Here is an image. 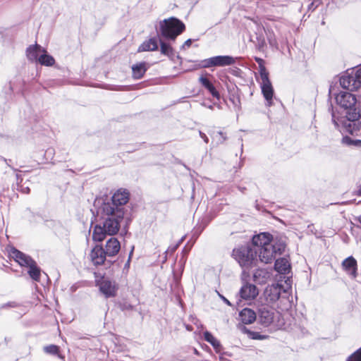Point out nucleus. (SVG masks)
<instances>
[{
  "mask_svg": "<svg viewBox=\"0 0 361 361\" xmlns=\"http://www.w3.org/2000/svg\"><path fill=\"white\" fill-rule=\"evenodd\" d=\"M130 199V193L126 189L117 190L109 198L107 195L97 197L94 201V207L99 214H112L116 212L119 217H124L126 209L124 205Z\"/></svg>",
  "mask_w": 361,
  "mask_h": 361,
  "instance_id": "nucleus-1",
  "label": "nucleus"
},
{
  "mask_svg": "<svg viewBox=\"0 0 361 361\" xmlns=\"http://www.w3.org/2000/svg\"><path fill=\"white\" fill-rule=\"evenodd\" d=\"M343 114L345 117H336L334 113H332V121L336 128L341 132L348 133L352 135H357L356 133L357 125L353 122L358 121L361 118V104L357 100L353 105H350L345 110Z\"/></svg>",
  "mask_w": 361,
  "mask_h": 361,
  "instance_id": "nucleus-2",
  "label": "nucleus"
},
{
  "mask_svg": "<svg viewBox=\"0 0 361 361\" xmlns=\"http://www.w3.org/2000/svg\"><path fill=\"white\" fill-rule=\"evenodd\" d=\"M103 216H106L107 218L102 225H96L94 228V232L92 235V240L94 241L101 242L104 240L107 235H116L121 227V223L124 217H119L116 212L112 214H99Z\"/></svg>",
  "mask_w": 361,
  "mask_h": 361,
  "instance_id": "nucleus-3",
  "label": "nucleus"
},
{
  "mask_svg": "<svg viewBox=\"0 0 361 361\" xmlns=\"http://www.w3.org/2000/svg\"><path fill=\"white\" fill-rule=\"evenodd\" d=\"M185 29V24L176 18H169L159 22L158 34L169 40H175Z\"/></svg>",
  "mask_w": 361,
  "mask_h": 361,
  "instance_id": "nucleus-4",
  "label": "nucleus"
},
{
  "mask_svg": "<svg viewBox=\"0 0 361 361\" xmlns=\"http://www.w3.org/2000/svg\"><path fill=\"white\" fill-rule=\"evenodd\" d=\"M232 257L241 267L247 269L255 266L258 261L257 251L252 249L249 244L234 248Z\"/></svg>",
  "mask_w": 361,
  "mask_h": 361,
  "instance_id": "nucleus-5",
  "label": "nucleus"
},
{
  "mask_svg": "<svg viewBox=\"0 0 361 361\" xmlns=\"http://www.w3.org/2000/svg\"><path fill=\"white\" fill-rule=\"evenodd\" d=\"M286 245L281 242H274L264 247L258 249L259 260L264 264L271 263L277 255H281L285 250Z\"/></svg>",
  "mask_w": 361,
  "mask_h": 361,
  "instance_id": "nucleus-6",
  "label": "nucleus"
},
{
  "mask_svg": "<svg viewBox=\"0 0 361 361\" xmlns=\"http://www.w3.org/2000/svg\"><path fill=\"white\" fill-rule=\"evenodd\" d=\"M235 59L230 56H216L196 62L195 68H209L232 65Z\"/></svg>",
  "mask_w": 361,
  "mask_h": 361,
  "instance_id": "nucleus-7",
  "label": "nucleus"
},
{
  "mask_svg": "<svg viewBox=\"0 0 361 361\" xmlns=\"http://www.w3.org/2000/svg\"><path fill=\"white\" fill-rule=\"evenodd\" d=\"M94 274L96 286L99 288L100 293L106 298L116 296L118 290L116 283L104 276H99L96 272Z\"/></svg>",
  "mask_w": 361,
  "mask_h": 361,
  "instance_id": "nucleus-8",
  "label": "nucleus"
},
{
  "mask_svg": "<svg viewBox=\"0 0 361 361\" xmlns=\"http://www.w3.org/2000/svg\"><path fill=\"white\" fill-rule=\"evenodd\" d=\"M261 82L260 86L262 89V94L267 102V105H271V100L274 95V89L271 82L269 78V73H263L260 75Z\"/></svg>",
  "mask_w": 361,
  "mask_h": 361,
  "instance_id": "nucleus-9",
  "label": "nucleus"
},
{
  "mask_svg": "<svg viewBox=\"0 0 361 361\" xmlns=\"http://www.w3.org/2000/svg\"><path fill=\"white\" fill-rule=\"evenodd\" d=\"M106 255L104 252V248L101 245H96L92 249V263L95 265H107L110 267L111 262L106 260Z\"/></svg>",
  "mask_w": 361,
  "mask_h": 361,
  "instance_id": "nucleus-10",
  "label": "nucleus"
},
{
  "mask_svg": "<svg viewBox=\"0 0 361 361\" xmlns=\"http://www.w3.org/2000/svg\"><path fill=\"white\" fill-rule=\"evenodd\" d=\"M274 242L271 235L267 233H262L252 237V243L250 245L252 246V249H255L257 253L258 249L264 247L267 245H270Z\"/></svg>",
  "mask_w": 361,
  "mask_h": 361,
  "instance_id": "nucleus-11",
  "label": "nucleus"
},
{
  "mask_svg": "<svg viewBox=\"0 0 361 361\" xmlns=\"http://www.w3.org/2000/svg\"><path fill=\"white\" fill-rule=\"evenodd\" d=\"M258 316L260 324L264 326H268L274 320V312L269 305H262L258 308Z\"/></svg>",
  "mask_w": 361,
  "mask_h": 361,
  "instance_id": "nucleus-12",
  "label": "nucleus"
},
{
  "mask_svg": "<svg viewBox=\"0 0 361 361\" xmlns=\"http://www.w3.org/2000/svg\"><path fill=\"white\" fill-rule=\"evenodd\" d=\"M336 103L343 109V112L355 103L356 97L348 92H341L335 95Z\"/></svg>",
  "mask_w": 361,
  "mask_h": 361,
  "instance_id": "nucleus-13",
  "label": "nucleus"
},
{
  "mask_svg": "<svg viewBox=\"0 0 361 361\" xmlns=\"http://www.w3.org/2000/svg\"><path fill=\"white\" fill-rule=\"evenodd\" d=\"M10 255L15 259V261L22 267H29L35 262L30 256L19 251L15 247H12L10 250Z\"/></svg>",
  "mask_w": 361,
  "mask_h": 361,
  "instance_id": "nucleus-14",
  "label": "nucleus"
},
{
  "mask_svg": "<svg viewBox=\"0 0 361 361\" xmlns=\"http://www.w3.org/2000/svg\"><path fill=\"white\" fill-rule=\"evenodd\" d=\"M239 294L244 300H252L258 295V289L255 285L246 283L241 287Z\"/></svg>",
  "mask_w": 361,
  "mask_h": 361,
  "instance_id": "nucleus-15",
  "label": "nucleus"
},
{
  "mask_svg": "<svg viewBox=\"0 0 361 361\" xmlns=\"http://www.w3.org/2000/svg\"><path fill=\"white\" fill-rule=\"evenodd\" d=\"M121 249V243L116 238L111 237L106 243L104 252L107 257L116 256Z\"/></svg>",
  "mask_w": 361,
  "mask_h": 361,
  "instance_id": "nucleus-16",
  "label": "nucleus"
},
{
  "mask_svg": "<svg viewBox=\"0 0 361 361\" xmlns=\"http://www.w3.org/2000/svg\"><path fill=\"white\" fill-rule=\"evenodd\" d=\"M355 75H343L340 78V85L343 89H346L350 91L357 90L359 88L358 82H357L355 78Z\"/></svg>",
  "mask_w": 361,
  "mask_h": 361,
  "instance_id": "nucleus-17",
  "label": "nucleus"
},
{
  "mask_svg": "<svg viewBox=\"0 0 361 361\" xmlns=\"http://www.w3.org/2000/svg\"><path fill=\"white\" fill-rule=\"evenodd\" d=\"M342 266L343 269L353 278L357 276V261L353 257L350 256L344 259Z\"/></svg>",
  "mask_w": 361,
  "mask_h": 361,
  "instance_id": "nucleus-18",
  "label": "nucleus"
},
{
  "mask_svg": "<svg viewBox=\"0 0 361 361\" xmlns=\"http://www.w3.org/2000/svg\"><path fill=\"white\" fill-rule=\"evenodd\" d=\"M45 52V50L43 49L39 45L35 44L30 46L26 51V55L27 59L31 62H37L38 61L39 56Z\"/></svg>",
  "mask_w": 361,
  "mask_h": 361,
  "instance_id": "nucleus-19",
  "label": "nucleus"
},
{
  "mask_svg": "<svg viewBox=\"0 0 361 361\" xmlns=\"http://www.w3.org/2000/svg\"><path fill=\"white\" fill-rule=\"evenodd\" d=\"M281 286L278 284L267 287L264 291L267 300L270 302H275L278 300L281 295Z\"/></svg>",
  "mask_w": 361,
  "mask_h": 361,
  "instance_id": "nucleus-20",
  "label": "nucleus"
},
{
  "mask_svg": "<svg viewBox=\"0 0 361 361\" xmlns=\"http://www.w3.org/2000/svg\"><path fill=\"white\" fill-rule=\"evenodd\" d=\"M240 321L245 324L253 323L257 318L256 313L250 308H244L239 314Z\"/></svg>",
  "mask_w": 361,
  "mask_h": 361,
  "instance_id": "nucleus-21",
  "label": "nucleus"
},
{
  "mask_svg": "<svg viewBox=\"0 0 361 361\" xmlns=\"http://www.w3.org/2000/svg\"><path fill=\"white\" fill-rule=\"evenodd\" d=\"M270 272L265 269H257L254 274V281L258 284H264L270 278Z\"/></svg>",
  "mask_w": 361,
  "mask_h": 361,
  "instance_id": "nucleus-22",
  "label": "nucleus"
},
{
  "mask_svg": "<svg viewBox=\"0 0 361 361\" xmlns=\"http://www.w3.org/2000/svg\"><path fill=\"white\" fill-rule=\"evenodd\" d=\"M148 69L146 62H140L132 66L133 77L135 79L142 78Z\"/></svg>",
  "mask_w": 361,
  "mask_h": 361,
  "instance_id": "nucleus-23",
  "label": "nucleus"
},
{
  "mask_svg": "<svg viewBox=\"0 0 361 361\" xmlns=\"http://www.w3.org/2000/svg\"><path fill=\"white\" fill-rule=\"evenodd\" d=\"M158 49V40L156 37L145 41L139 47L138 52L155 51Z\"/></svg>",
  "mask_w": 361,
  "mask_h": 361,
  "instance_id": "nucleus-24",
  "label": "nucleus"
},
{
  "mask_svg": "<svg viewBox=\"0 0 361 361\" xmlns=\"http://www.w3.org/2000/svg\"><path fill=\"white\" fill-rule=\"evenodd\" d=\"M275 270L282 274H286L290 269V265L286 258H279L276 259L274 264Z\"/></svg>",
  "mask_w": 361,
  "mask_h": 361,
  "instance_id": "nucleus-25",
  "label": "nucleus"
},
{
  "mask_svg": "<svg viewBox=\"0 0 361 361\" xmlns=\"http://www.w3.org/2000/svg\"><path fill=\"white\" fill-rule=\"evenodd\" d=\"M200 82L202 84V85L206 88L209 93L217 99H220V94L219 92L216 90L215 87L213 85V84L209 81V79H207L205 77L201 76L199 78Z\"/></svg>",
  "mask_w": 361,
  "mask_h": 361,
  "instance_id": "nucleus-26",
  "label": "nucleus"
},
{
  "mask_svg": "<svg viewBox=\"0 0 361 361\" xmlns=\"http://www.w3.org/2000/svg\"><path fill=\"white\" fill-rule=\"evenodd\" d=\"M203 336L204 339L213 346L216 353L220 352L221 345L220 342L216 338H214V336L210 332L207 331L204 332Z\"/></svg>",
  "mask_w": 361,
  "mask_h": 361,
  "instance_id": "nucleus-27",
  "label": "nucleus"
},
{
  "mask_svg": "<svg viewBox=\"0 0 361 361\" xmlns=\"http://www.w3.org/2000/svg\"><path fill=\"white\" fill-rule=\"evenodd\" d=\"M160 42V51L162 54L166 55L170 58L174 56L173 49L171 46L161 39Z\"/></svg>",
  "mask_w": 361,
  "mask_h": 361,
  "instance_id": "nucleus-28",
  "label": "nucleus"
},
{
  "mask_svg": "<svg viewBox=\"0 0 361 361\" xmlns=\"http://www.w3.org/2000/svg\"><path fill=\"white\" fill-rule=\"evenodd\" d=\"M38 62L41 65L51 66L54 65L55 60L51 56L47 54L46 51H45V52H44V54H42L39 56Z\"/></svg>",
  "mask_w": 361,
  "mask_h": 361,
  "instance_id": "nucleus-29",
  "label": "nucleus"
},
{
  "mask_svg": "<svg viewBox=\"0 0 361 361\" xmlns=\"http://www.w3.org/2000/svg\"><path fill=\"white\" fill-rule=\"evenodd\" d=\"M28 274L35 281H38L40 277V269L37 266L35 262L29 267Z\"/></svg>",
  "mask_w": 361,
  "mask_h": 361,
  "instance_id": "nucleus-30",
  "label": "nucleus"
},
{
  "mask_svg": "<svg viewBox=\"0 0 361 361\" xmlns=\"http://www.w3.org/2000/svg\"><path fill=\"white\" fill-rule=\"evenodd\" d=\"M44 353L53 355H56L59 357L63 358V357L61 356L59 353V347L56 345H49L44 347Z\"/></svg>",
  "mask_w": 361,
  "mask_h": 361,
  "instance_id": "nucleus-31",
  "label": "nucleus"
},
{
  "mask_svg": "<svg viewBox=\"0 0 361 361\" xmlns=\"http://www.w3.org/2000/svg\"><path fill=\"white\" fill-rule=\"evenodd\" d=\"M342 142L348 146L361 147V140H354L348 136L343 137Z\"/></svg>",
  "mask_w": 361,
  "mask_h": 361,
  "instance_id": "nucleus-32",
  "label": "nucleus"
},
{
  "mask_svg": "<svg viewBox=\"0 0 361 361\" xmlns=\"http://www.w3.org/2000/svg\"><path fill=\"white\" fill-rule=\"evenodd\" d=\"M230 101L232 102L233 105L234 106L235 110L236 111H239L241 109V103H240V99L239 96L232 94L230 97Z\"/></svg>",
  "mask_w": 361,
  "mask_h": 361,
  "instance_id": "nucleus-33",
  "label": "nucleus"
},
{
  "mask_svg": "<svg viewBox=\"0 0 361 361\" xmlns=\"http://www.w3.org/2000/svg\"><path fill=\"white\" fill-rule=\"evenodd\" d=\"M346 361H361V347L349 356Z\"/></svg>",
  "mask_w": 361,
  "mask_h": 361,
  "instance_id": "nucleus-34",
  "label": "nucleus"
},
{
  "mask_svg": "<svg viewBox=\"0 0 361 361\" xmlns=\"http://www.w3.org/2000/svg\"><path fill=\"white\" fill-rule=\"evenodd\" d=\"M255 61L258 63L259 65V75H262V74L263 73H269L265 68V66H264V60L261 58H259V57H255Z\"/></svg>",
  "mask_w": 361,
  "mask_h": 361,
  "instance_id": "nucleus-35",
  "label": "nucleus"
},
{
  "mask_svg": "<svg viewBox=\"0 0 361 361\" xmlns=\"http://www.w3.org/2000/svg\"><path fill=\"white\" fill-rule=\"evenodd\" d=\"M183 241V238L174 246H170L167 250L165 252V257H164V260L166 261V259H167V255L168 254H173L176 250L177 248L178 247V246L180 245V243Z\"/></svg>",
  "mask_w": 361,
  "mask_h": 361,
  "instance_id": "nucleus-36",
  "label": "nucleus"
},
{
  "mask_svg": "<svg viewBox=\"0 0 361 361\" xmlns=\"http://www.w3.org/2000/svg\"><path fill=\"white\" fill-rule=\"evenodd\" d=\"M321 4H322V1L321 0H314L308 6V10L314 11Z\"/></svg>",
  "mask_w": 361,
  "mask_h": 361,
  "instance_id": "nucleus-37",
  "label": "nucleus"
},
{
  "mask_svg": "<svg viewBox=\"0 0 361 361\" xmlns=\"http://www.w3.org/2000/svg\"><path fill=\"white\" fill-rule=\"evenodd\" d=\"M251 338L256 340H262L265 338L264 336L261 335L259 332L252 331L250 332Z\"/></svg>",
  "mask_w": 361,
  "mask_h": 361,
  "instance_id": "nucleus-38",
  "label": "nucleus"
},
{
  "mask_svg": "<svg viewBox=\"0 0 361 361\" xmlns=\"http://www.w3.org/2000/svg\"><path fill=\"white\" fill-rule=\"evenodd\" d=\"M355 78L356 79L357 82H358V86L360 87L361 85V68L355 72Z\"/></svg>",
  "mask_w": 361,
  "mask_h": 361,
  "instance_id": "nucleus-39",
  "label": "nucleus"
},
{
  "mask_svg": "<svg viewBox=\"0 0 361 361\" xmlns=\"http://www.w3.org/2000/svg\"><path fill=\"white\" fill-rule=\"evenodd\" d=\"M218 133H219L220 137L218 140L217 142H218V144H222L226 140L227 137H226V135L221 131H219Z\"/></svg>",
  "mask_w": 361,
  "mask_h": 361,
  "instance_id": "nucleus-40",
  "label": "nucleus"
},
{
  "mask_svg": "<svg viewBox=\"0 0 361 361\" xmlns=\"http://www.w3.org/2000/svg\"><path fill=\"white\" fill-rule=\"evenodd\" d=\"M105 22L104 18H99L98 21L95 22L97 29L99 30Z\"/></svg>",
  "mask_w": 361,
  "mask_h": 361,
  "instance_id": "nucleus-41",
  "label": "nucleus"
},
{
  "mask_svg": "<svg viewBox=\"0 0 361 361\" xmlns=\"http://www.w3.org/2000/svg\"><path fill=\"white\" fill-rule=\"evenodd\" d=\"M191 44H192V39H188L183 43V44L181 47V49H185L186 48H188L191 46Z\"/></svg>",
  "mask_w": 361,
  "mask_h": 361,
  "instance_id": "nucleus-42",
  "label": "nucleus"
},
{
  "mask_svg": "<svg viewBox=\"0 0 361 361\" xmlns=\"http://www.w3.org/2000/svg\"><path fill=\"white\" fill-rule=\"evenodd\" d=\"M200 136L204 140L205 143L209 142V138L205 135V133H202V131H199Z\"/></svg>",
  "mask_w": 361,
  "mask_h": 361,
  "instance_id": "nucleus-43",
  "label": "nucleus"
},
{
  "mask_svg": "<svg viewBox=\"0 0 361 361\" xmlns=\"http://www.w3.org/2000/svg\"><path fill=\"white\" fill-rule=\"evenodd\" d=\"M16 302H8V303H6V304L3 305L1 306V307H2V308H4V307H16Z\"/></svg>",
  "mask_w": 361,
  "mask_h": 361,
  "instance_id": "nucleus-44",
  "label": "nucleus"
},
{
  "mask_svg": "<svg viewBox=\"0 0 361 361\" xmlns=\"http://www.w3.org/2000/svg\"><path fill=\"white\" fill-rule=\"evenodd\" d=\"M356 133H358L357 136H361V123L360 124V127L356 126Z\"/></svg>",
  "mask_w": 361,
  "mask_h": 361,
  "instance_id": "nucleus-45",
  "label": "nucleus"
},
{
  "mask_svg": "<svg viewBox=\"0 0 361 361\" xmlns=\"http://www.w3.org/2000/svg\"><path fill=\"white\" fill-rule=\"evenodd\" d=\"M22 192L27 194L30 192V188L28 187L22 188Z\"/></svg>",
  "mask_w": 361,
  "mask_h": 361,
  "instance_id": "nucleus-46",
  "label": "nucleus"
},
{
  "mask_svg": "<svg viewBox=\"0 0 361 361\" xmlns=\"http://www.w3.org/2000/svg\"><path fill=\"white\" fill-rule=\"evenodd\" d=\"M221 298L223 299V300L224 301L225 303H226L228 305H231V302H229L228 300H227L225 297L224 296H221Z\"/></svg>",
  "mask_w": 361,
  "mask_h": 361,
  "instance_id": "nucleus-47",
  "label": "nucleus"
},
{
  "mask_svg": "<svg viewBox=\"0 0 361 361\" xmlns=\"http://www.w3.org/2000/svg\"><path fill=\"white\" fill-rule=\"evenodd\" d=\"M357 195L361 196V184L358 187V190H357Z\"/></svg>",
  "mask_w": 361,
  "mask_h": 361,
  "instance_id": "nucleus-48",
  "label": "nucleus"
},
{
  "mask_svg": "<svg viewBox=\"0 0 361 361\" xmlns=\"http://www.w3.org/2000/svg\"><path fill=\"white\" fill-rule=\"evenodd\" d=\"M129 309V310H131L132 309V306L130 305H124V307H123V309Z\"/></svg>",
  "mask_w": 361,
  "mask_h": 361,
  "instance_id": "nucleus-49",
  "label": "nucleus"
},
{
  "mask_svg": "<svg viewBox=\"0 0 361 361\" xmlns=\"http://www.w3.org/2000/svg\"><path fill=\"white\" fill-rule=\"evenodd\" d=\"M357 221L361 224V215L357 217Z\"/></svg>",
  "mask_w": 361,
  "mask_h": 361,
  "instance_id": "nucleus-50",
  "label": "nucleus"
},
{
  "mask_svg": "<svg viewBox=\"0 0 361 361\" xmlns=\"http://www.w3.org/2000/svg\"><path fill=\"white\" fill-rule=\"evenodd\" d=\"M194 352H195V354H197V355H198V354H199V353H198L197 350V349H195V348L194 349Z\"/></svg>",
  "mask_w": 361,
  "mask_h": 361,
  "instance_id": "nucleus-51",
  "label": "nucleus"
},
{
  "mask_svg": "<svg viewBox=\"0 0 361 361\" xmlns=\"http://www.w3.org/2000/svg\"><path fill=\"white\" fill-rule=\"evenodd\" d=\"M132 253H133V250L130 252L129 259H130V257H131V255H132Z\"/></svg>",
  "mask_w": 361,
  "mask_h": 361,
  "instance_id": "nucleus-52",
  "label": "nucleus"
},
{
  "mask_svg": "<svg viewBox=\"0 0 361 361\" xmlns=\"http://www.w3.org/2000/svg\"><path fill=\"white\" fill-rule=\"evenodd\" d=\"M88 233L90 234V228L88 230Z\"/></svg>",
  "mask_w": 361,
  "mask_h": 361,
  "instance_id": "nucleus-53",
  "label": "nucleus"
}]
</instances>
